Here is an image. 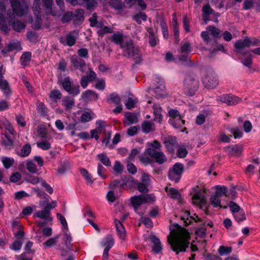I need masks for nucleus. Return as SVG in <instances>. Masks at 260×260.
<instances>
[{"label":"nucleus","instance_id":"obj_56","mask_svg":"<svg viewBox=\"0 0 260 260\" xmlns=\"http://www.w3.org/2000/svg\"><path fill=\"white\" fill-rule=\"evenodd\" d=\"M164 86L162 84H160L159 87L156 88L153 92L155 93L157 98L161 97L165 95V91L164 90Z\"/></svg>","mask_w":260,"mask_h":260},{"label":"nucleus","instance_id":"obj_21","mask_svg":"<svg viewBox=\"0 0 260 260\" xmlns=\"http://www.w3.org/2000/svg\"><path fill=\"white\" fill-rule=\"evenodd\" d=\"M71 61L75 68L79 69L82 72H84L83 68L86 64L84 60L78 57L76 55H74L71 57Z\"/></svg>","mask_w":260,"mask_h":260},{"label":"nucleus","instance_id":"obj_15","mask_svg":"<svg viewBox=\"0 0 260 260\" xmlns=\"http://www.w3.org/2000/svg\"><path fill=\"white\" fill-rule=\"evenodd\" d=\"M192 202L194 205H197L201 208L206 204V200L205 196L198 187L194 189V194L192 197Z\"/></svg>","mask_w":260,"mask_h":260},{"label":"nucleus","instance_id":"obj_45","mask_svg":"<svg viewBox=\"0 0 260 260\" xmlns=\"http://www.w3.org/2000/svg\"><path fill=\"white\" fill-rule=\"evenodd\" d=\"M138 100L135 96L129 97L125 102V105L128 109L133 108L137 103Z\"/></svg>","mask_w":260,"mask_h":260},{"label":"nucleus","instance_id":"obj_33","mask_svg":"<svg viewBox=\"0 0 260 260\" xmlns=\"http://www.w3.org/2000/svg\"><path fill=\"white\" fill-rule=\"evenodd\" d=\"M169 123L172 125L175 128H181L184 124L185 121L182 118H178V119H170L169 120Z\"/></svg>","mask_w":260,"mask_h":260},{"label":"nucleus","instance_id":"obj_41","mask_svg":"<svg viewBox=\"0 0 260 260\" xmlns=\"http://www.w3.org/2000/svg\"><path fill=\"white\" fill-rule=\"evenodd\" d=\"M81 174L85 179L87 184H91L93 182V180L91 175L85 169L82 168L80 170Z\"/></svg>","mask_w":260,"mask_h":260},{"label":"nucleus","instance_id":"obj_18","mask_svg":"<svg viewBox=\"0 0 260 260\" xmlns=\"http://www.w3.org/2000/svg\"><path fill=\"white\" fill-rule=\"evenodd\" d=\"M95 77L96 74L95 72L91 68L89 69L88 71L86 73V75L83 76L81 78L80 81L81 86L83 88H86L88 83L93 81L95 79Z\"/></svg>","mask_w":260,"mask_h":260},{"label":"nucleus","instance_id":"obj_20","mask_svg":"<svg viewBox=\"0 0 260 260\" xmlns=\"http://www.w3.org/2000/svg\"><path fill=\"white\" fill-rule=\"evenodd\" d=\"M225 150L230 155L239 156L243 151V147L241 145H233L225 147Z\"/></svg>","mask_w":260,"mask_h":260},{"label":"nucleus","instance_id":"obj_27","mask_svg":"<svg viewBox=\"0 0 260 260\" xmlns=\"http://www.w3.org/2000/svg\"><path fill=\"white\" fill-rule=\"evenodd\" d=\"M95 117L96 116L92 111H85L82 113L80 120L81 122L85 123L90 121Z\"/></svg>","mask_w":260,"mask_h":260},{"label":"nucleus","instance_id":"obj_34","mask_svg":"<svg viewBox=\"0 0 260 260\" xmlns=\"http://www.w3.org/2000/svg\"><path fill=\"white\" fill-rule=\"evenodd\" d=\"M125 117L126 118L125 123L127 125L133 124L137 121V115L135 113L127 112L125 114Z\"/></svg>","mask_w":260,"mask_h":260},{"label":"nucleus","instance_id":"obj_39","mask_svg":"<svg viewBox=\"0 0 260 260\" xmlns=\"http://www.w3.org/2000/svg\"><path fill=\"white\" fill-rule=\"evenodd\" d=\"M213 10L210 7L209 5H206L204 6L203 8V19L207 23V21L209 20V16L212 13Z\"/></svg>","mask_w":260,"mask_h":260},{"label":"nucleus","instance_id":"obj_22","mask_svg":"<svg viewBox=\"0 0 260 260\" xmlns=\"http://www.w3.org/2000/svg\"><path fill=\"white\" fill-rule=\"evenodd\" d=\"M48 207H45L44 209L42 210L38 211L36 212L34 216L37 217L41 219H44L48 221L52 220V217L50 215V211L48 210Z\"/></svg>","mask_w":260,"mask_h":260},{"label":"nucleus","instance_id":"obj_42","mask_svg":"<svg viewBox=\"0 0 260 260\" xmlns=\"http://www.w3.org/2000/svg\"><path fill=\"white\" fill-rule=\"evenodd\" d=\"M8 49L9 51L14 50H21L22 49L20 43L17 41H13L11 42L8 46Z\"/></svg>","mask_w":260,"mask_h":260},{"label":"nucleus","instance_id":"obj_6","mask_svg":"<svg viewBox=\"0 0 260 260\" xmlns=\"http://www.w3.org/2000/svg\"><path fill=\"white\" fill-rule=\"evenodd\" d=\"M202 81L204 85L208 88H215L218 84L217 77L212 70L202 71Z\"/></svg>","mask_w":260,"mask_h":260},{"label":"nucleus","instance_id":"obj_9","mask_svg":"<svg viewBox=\"0 0 260 260\" xmlns=\"http://www.w3.org/2000/svg\"><path fill=\"white\" fill-rule=\"evenodd\" d=\"M57 218L60 221L62 225V230L63 232V242L64 244L68 247V248H70V242L72 241V237L68 231L67 222L64 217L59 213L57 214Z\"/></svg>","mask_w":260,"mask_h":260},{"label":"nucleus","instance_id":"obj_40","mask_svg":"<svg viewBox=\"0 0 260 260\" xmlns=\"http://www.w3.org/2000/svg\"><path fill=\"white\" fill-rule=\"evenodd\" d=\"M232 247L225 246L223 245L220 246L218 249V253L220 256H224L229 254L232 252Z\"/></svg>","mask_w":260,"mask_h":260},{"label":"nucleus","instance_id":"obj_57","mask_svg":"<svg viewBox=\"0 0 260 260\" xmlns=\"http://www.w3.org/2000/svg\"><path fill=\"white\" fill-rule=\"evenodd\" d=\"M67 248L68 249L67 250L64 251L63 249L61 250V255L62 256H67V258H65L64 260H74L75 258L74 256L72 254H68V253L69 251H71L72 250L71 249V244L70 243V248H68V247L66 245Z\"/></svg>","mask_w":260,"mask_h":260},{"label":"nucleus","instance_id":"obj_19","mask_svg":"<svg viewBox=\"0 0 260 260\" xmlns=\"http://www.w3.org/2000/svg\"><path fill=\"white\" fill-rule=\"evenodd\" d=\"M180 217L186 225L190 224L192 220H194L196 222L200 220V218L198 215L194 214L193 216H190V213L188 211H182L180 214Z\"/></svg>","mask_w":260,"mask_h":260},{"label":"nucleus","instance_id":"obj_1","mask_svg":"<svg viewBox=\"0 0 260 260\" xmlns=\"http://www.w3.org/2000/svg\"><path fill=\"white\" fill-rule=\"evenodd\" d=\"M170 234L168 237V241L172 249L178 254L183 252L189 244L190 236L188 231L184 228L176 225L170 228Z\"/></svg>","mask_w":260,"mask_h":260},{"label":"nucleus","instance_id":"obj_51","mask_svg":"<svg viewBox=\"0 0 260 260\" xmlns=\"http://www.w3.org/2000/svg\"><path fill=\"white\" fill-rule=\"evenodd\" d=\"M63 105L67 109H71L74 106V100L69 97L64 98L62 100Z\"/></svg>","mask_w":260,"mask_h":260},{"label":"nucleus","instance_id":"obj_38","mask_svg":"<svg viewBox=\"0 0 260 260\" xmlns=\"http://www.w3.org/2000/svg\"><path fill=\"white\" fill-rule=\"evenodd\" d=\"M31 57V53L30 52H26L22 54L20 60L21 64L23 66H26L30 62Z\"/></svg>","mask_w":260,"mask_h":260},{"label":"nucleus","instance_id":"obj_30","mask_svg":"<svg viewBox=\"0 0 260 260\" xmlns=\"http://www.w3.org/2000/svg\"><path fill=\"white\" fill-rule=\"evenodd\" d=\"M153 114L154 115V120L158 121V122H160L162 119L161 108L159 105L155 104L153 106Z\"/></svg>","mask_w":260,"mask_h":260},{"label":"nucleus","instance_id":"obj_10","mask_svg":"<svg viewBox=\"0 0 260 260\" xmlns=\"http://www.w3.org/2000/svg\"><path fill=\"white\" fill-rule=\"evenodd\" d=\"M256 43L257 41L255 39H250L246 38L244 40H239L235 43V51L237 53L242 54L245 49L252 46H255Z\"/></svg>","mask_w":260,"mask_h":260},{"label":"nucleus","instance_id":"obj_52","mask_svg":"<svg viewBox=\"0 0 260 260\" xmlns=\"http://www.w3.org/2000/svg\"><path fill=\"white\" fill-rule=\"evenodd\" d=\"M37 145L39 148L45 150L49 149L51 147L50 142L47 140H42L38 142Z\"/></svg>","mask_w":260,"mask_h":260},{"label":"nucleus","instance_id":"obj_54","mask_svg":"<svg viewBox=\"0 0 260 260\" xmlns=\"http://www.w3.org/2000/svg\"><path fill=\"white\" fill-rule=\"evenodd\" d=\"M59 238V236H56L55 237L49 239L47 241L43 243L45 247H50L54 245L57 242Z\"/></svg>","mask_w":260,"mask_h":260},{"label":"nucleus","instance_id":"obj_8","mask_svg":"<svg viewBox=\"0 0 260 260\" xmlns=\"http://www.w3.org/2000/svg\"><path fill=\"white\" fill-rule=\"evenodd\" d=\"M11 6L14 13L18 16L25 15L28 7L24 0H11Z\"/></svg>","mask_w":260,"mask_h":260},{"label":"nucleus","instance_id":"obj_25","mask_svg":"<svg viewBox=\"0 0 260 260\" xmlns=\"http://www.w3.org/2000/svg\"><path fill=\"white\" fill-rule=\"evenodd\" d=\"M114 223L119 238L124 240L126 236V231L123 224L120 221L117 219L115 220Z\"/></svg>","mask_w":260,"mask_h":260},{"label":"nucleus","instance_id":"obj_50","mask_svg":"<svg viewBox=\"0 0 260 260\" xmlns=\"http://www.w3.org/2000/svg\"><path fill=\"white\" fill-rule=\"evenodd\" d=\"M31 150V146L29 144H25L23 146L21 150L20 155L22 157H26L29 155Z\"/></svg>","mask_w":260,"mask_h":260},{"label":"nucleus","instance_id":"obj_36","mask_svg":"<svg viewBox=\"0 0 260 260\" xmlns=\"http://www.w3.org/2000/svg\"><path fill=\"white\" fill-rule=\"evenodd\" d=\"M25 166L27 170L31 173L36 174L38 172L36 165L32 160H28L26 161Z\"/></svg>","mask_w":260,"mask_h":260},{"label":"nucleus","instance_id":"obj_55","mask_svg":"<svg viewBox=\"0 0 260 260\" xmlns=\"http://www.w3.org/2000/svg\"><path fill=\"white\" fill-rule=\"evenodd\" d=\"M142 127L143 131L145 133H148L153 129L152 124L148 121L143 122Z\"/></svg>","mask_w":260,"mask_h":260},{"label":"nucleus","instance_id":"obj_4","mask_svg":"<svg viewBox=\"0 0 260 260\" xmlns=\"http://www.w3.org/2000/svg\"><path fill=\"white\" fill-rule=\"evenodd\" d=\"M146 146L147 148L145 150V153L153 158L157 163L162 164L167 160L164 153L162 151L157 150L160 147V144L158 141H154L152 143H148Z\"/></svg>","mask_w":260,"mask_h":260},{"label":"nucleus","instance_id":"obj_62","mask_svg":"<svg viewBox=\"0 0 260 260\" xmlns=\"http://www.w3.org/2000/svg\"><path fill=\"white\" fill-rule=\"evenodd\" d=\"M41 180H43V179L41 178H40L38 177L32 176L28 177L26 178V181L27 182L31 183L34 185L37 184L39 183H41Z\"/></svg>","mask_w":260,"mask_h":260},{"label":"nucleus","instance_id":"obj_53","mask_svg":"<svg viewBox=\"0 0 260 260\" xmlns=\"http://www.w3.org/2000/svg\"><path fill=\"white\" fill-rule=\"evenodd\" d=\"M236 220L238 222H240L242 220H245L246 218L245 213L243 210H241L233 214Z\"/></svg>","mask_w":260,"mask_h":260},{"label":"nucleus","instance_id":"obj_31","mask_svg":"<svg viewBox=\"0 0 260 260\" xmlns=\"http://www.w3.org/2000/svg\"><path fill=\"white\" fill-rule=\"evenodd\" d=\"M102 243L105 247V249L110 250L114 244V240L111 235H108L103 239Z\"/></svg>","mask_w":260,"mask_h":260},{"label":"nucleus","instance_id":"obj_2","mask_svg":"<svg viewBox=\"0 0 260 260\" xmlns=\"http://www.w3.org/2000/svg\"><path fill=\"white\" fill-rule=\"evenodd\" d=\"M112 40L115 44L120 45V48L123 49L124 56L132 57L136 63H139L141 61V55L138 48L134 46L132 40L129 39L123 41V36L119 32L112 35Z\"/></svg>","mask_w":260,"mask_h":260},{"label":"nucleus","instance_id":"obj_37","mask_svg":"<svg viewBox=\"0 0 260 260\" xmlns=\"http://www.w3.org/2000/svg\"><path fill=\"white\" fill-rule=\"evenodd\" d=\"M43 3V6L45 7V12L48 14H52V15H55V14L53 13L52 9V5L53 1L52 0H42Z\"/></svg>","mask_w":260,"mask_h":260},{"label":"nucleus","instance_id":"obj_23","mask_svg":"<svg viewBox=\"0 0 260 260\" xmlns=\"http://www.w3.org/2000/svg\"><path fill=\"white\" fill-rule=\"evenodd\" d=\"M164 143L166 147L170 152H173L177 145L176 138L172 136L167 137Z\"/></svg>","mask_w":260,"mask_h":260},{"label":"nucleus","instance_id":"obj_24","mask_svg":"<svg viewBox=\"0 0 260 260\" xmlns=\"http://www.w3.org/2000/svg\"><path fill=\"white\" fill-rule=\"evenodd\" d=\"M150 241L153 244L152 250L155 253L160 252L162 249L159 239L154 235H151L149 237Z\"/></svg>","mask_w":260,"mask_h":260},{"label":"nucleus","instance_id":"obj_13","mask_svg":"<svg viewBox=\"0 0 260 260\" xmlns=\"http://www.w3.org/2000/svg\"><path fill=\"white\" fill-rule=\"evenodd\" d=\"M134 179L133 177L128 176L125 177L121 180H115L110 185L111 188H113L116 186H119L122 188L126 189L127 187L131 186L133 185Z\"/></svg>","mask_w":260,"mask_h":260},{"label":"nucleus","instance_id":"obj_43","mask_svg":"<svg viewBox=\"0 0 260 260\" xmlns=\"http://www.w3.org/2000/svg\"><path fill=\"white\" fill-rule=\"evenodd\" d=\"M97 157L101 163L105 166L109 167L111 166V161L106 154L101 153L98 154Z\"/></svg>","mask_w":260,"mask_h":260},{"label":"nucleus","instance_id":"obj_46","mask_svg":"<svg viewBox=\"0 0 260 260\" xmlns=\"http://www.w3.org/2000/svg\"><path fill=\"white\" fill-rule=\"evenodd\" d=\"M90 25L92 27H101L103 24L101 22L97 21V15L96 13H93L92 17L89 19Z\"/></svg>","mask_w":260,"mask_h":260},{"label":"nucleus","instance_id":"obj_63","mask_svg":"<svg viewBox=\"0 0 260 260\" xmlns=\"http://www.w3.org/2000/svg\"><path fill=\"white\" fill-rule=\"evenodd\" d=\"M38 133L39 136L42 138H47V132L45 127L39 125L38 128Z\"/></svg>","mask_w":260,"mask_h":260},{"label":"nucleus","instance_id":"obj_60","mask_svg":"<svg viewBox=\"0 0 260 260\" xmlns=\"http://www.w3.org/2000/svg\"><path fill=\"white\" fill-rule=\"evenodd\" d=\"M134 19L138 23L141 24L142 21L146 20L147 16L143 13H139L134 16Z\"/></svg>","mask_w":260,"mask_h":260},{"label":"nucleus","instance_id":"obj_47","mask_svg":"<svg viewBox=\"0 0 260 260\" xmlns=\"http://www.w3.org/2000/svg\"><path fill=\"white\" fill-rule=\"evenodd\" d=\"M61 94L58 90H53L51 91L49 97L53 102H57L61 99Z\"/></svg>","mask_w":260,"mask_h":260},{"label":"nucleus","instance_id":"obj_59","mask_svg":"<svg viewBox=\"0 0 260 260\" xmlns=\"http://www.w3.org/2000/svg\"><path fill=\"white\" fill-rule=\"evenodd\" d=\"M168 114L170 117V119H176L181 117L178 110L174 109L169 110Z\"/></svg>","mask_w":260,"mask_h":260},{"label":"nucleus","instance_id":"obj_26","mask_svg":"<svg viewBox=\"0 0 260 260\" xmlns=\"http://www.w3.org/2000/svg\"><path fill=\"white\" fill-rule=\"evenodd\" d=\"M82 98L85 100L96 101L98 99V95L92 90H87L82 93Z\"/></svg>","mask_w":260,"mask_h":260},{"label":"nucleus","instance_id":"obj_3","mask_svg":"<svg viewBox=\"0 0 260 260\" xmlns=\"http://www.w3.org/2000/svg\"><path fill=\"white\" fill-rule=\"evenodd\" d=\"M5 1L2 0L0 2V28L1 30L6 32L8 30V22L11 24L13 29L17 31H20L25 28V25L19 21H16L12 22L15 18L14 14H11L10 12L7 14V17L4 16V13L6 11Z\"/></svg>","mask_w":260,"mask_h":260},{"label":"nucleus","instance_id":"obj_7","mask_svg":"<svg viewBox=\"0 0 260 260\" xmlns=\"http://www.w3.org/2000/svg\"><path fill=\"white\" fill-rule=\"evenodd\" d=\"M154 201V197L150 194L135 196L131 198V203L136 212L141 214L138 210L139 207L145 203H150Z\"/></svg>","mask_w":260,"mask_h":260},{"label":"nucleus","instance_id":"obj_14","mask_svg":"<svg viewBox=\"0 0 260 260\" xmlns=\"http://www.w3.org/2000/svg\"><path fill=\"white\" fill-rule=\"evenodd\" d=\"M209 33L215 38H219L221 36V32L219 29L214 26H209L207 27L206 31H202L201 33L202 38L207 43L210 40Z\"/></svg>","mask_w":260,"mask_h":260},{"label":"nucleus","instance_id":"obj_35","mask_svg":"<svg viewBox=\"0 0 260 260\" xmlns=\"http://www.w3.org/2000/svg\"><path fill=\"white\" fill-rule=\"evenodd\" d=\"M84 11L82 9H78L75 11L74 15V21L76 24L81 22L84 19Z\"/></svg>","mask_w":260,"mask_h":260},{"label":"nucleus","instance_id":"obj_17","mask_svg":"<svg viewBox=\"0 0 260 260\" xmlns=\"http://www.w3.org/2000/svg\"><path fill=\"white\" fill-rule=\"evenodd\" d=\"M78 37V32L74 31L68 34L66 37L60 38V42L64 45L73 46Z\"/></svg>","mask_w":260,"mask_h":260},{"label":"nucleus","instance_id":"obj_32","mask_svg":"<svg viewBox=\"0 0 260 260\" xmlns=\"http://www.w3.org/2000/svg\"><path fill=\"white\" fill-rule=\"evenodd\" d=\"M125 4L128 7H131L134 5L138 4L142 10L145 9L146 7L143 0H125Z\"/></svg>","mask_w":260,"mask_h":260},{"label":"nucleus","instance_id":"obj_12","mask_svg":"<svg viewBox=\"0 0 260 260\" xmlns=\"http://www.w3.org/2000/svg\"><path fill=\"white\" fill-rule=\"evenodd\" d=\"M183 171V166L180 164H176L174 165L172 169L169 172V179L172 181L177 182L181 178Z\"/></svg>","mask_w":260,"mask_h":260},{"label":"nucleus","instance_id":"obj_61","mask_svg":"<svg viewBox=\"0 0 260 260\" xmlns=\"http://www.w3.org/2000/svg\"><path fill=\"white\" fill-rule=\"evenodd\" d=\"M113 170L117 174H121L123 170V167L119 161H116L113 166Z\"/></svg>","mask_w":260,"mask_h":260},{"label":"nucleus","instance_id":"obj_49","mask_svg":"<svg viewBox=\"0 0 260 260\" xmlns=\"http://www.w3.org/2000/svg\"><path fill=\"white\" fill-rule=\"evenodd\" d=\"M2 161L6 169L10 168L14 162V159L12 157H2Z\"/></svg>","mask_w":260,"mask_h":260},{"label":"nucleus","instance_id":"obj_11","mask_svg":"<svg viewBox=\"0 0 260 260\" xmlns=\"http://www.w3.org/2000/svg\"><path fill=\"white\" fill-rule=\"evenodd\" d=\"M59 81L61 83L63 89L69 93L74 95H76L79 93V86L78 85H72L69 77H66L62 80H59Z\"/></svg>","mask_w":260,"mask_h":260},{"label":"nucleus","instance_id":"obj_5","mask_svg":"<svg viewBox=\"0 0 260 260\" xmlns=\"http://www.w3.org/2000/svg\"><path fill=\"white\" fill-rule=\"evenodd\" d=\"M42 3L40 0H34L32 5V11L34 14V19L32 18L28 20V22L32 23V27L35 29H39L41 27L42 24Z\"/></svg>","mask_w":260,"mask_h":260},{"label":"nucleus","instance_id":"obj_58","mask_svg":"<svg viewBox=\"0 0 260 260\" xmlns=\"http://www.w3.org/2000/svg\"><path fill=\"white\" fill-rule=\"evenodd\" d=\"M231 136H228L223 132H220L218 135V140L221 142L229 143L231 140Z\"/></svg>","mask_w":260,"mask_h":260},{"label":"nucleus","instance_id":"obj_48","mask_svg":"<svg viewBox=\"0 0 260 260\" xmlns=\"http://www.w3.org/2000/svg\"><path fill=\"white\" fill-rule=\"evenodd\" d=\"M215 188L216 192L215 195L220 198L225 195L228 191L227 188L224 186H216Z\"/></svg>","mask_w":260,"mask_h":260},{"label":"nucleus","instance_id":"obj_64","mask_svg":"<svg viewBox=\"0 0 260 260\" xmlns=\"http://www.w3.org/2000/svg\"><path fill=\"white\" fill-rule=\"evenodd\" d=\"M110 4L116 10H120L123 6L122 3L119 0H112Z\"/></svg>","mask_w":260,"mask_h":260},{"label":"nucleus","instance_id":"obj_29","mask_svg":"<svg viewBox=\"0 0 260 260\" xmlns=\"http://www.w3.org/2000/svg\"><path fill=\"white\" fill-rule=\"evenodd\" d=\"M166 191L168 196L171 198L180 201L181 199V195L179 192L176 189L172 187H166Z\"/></svg>","mask_w":260,"mask_h":260},{"label":"nucleus","instance_id":"obj_44","mask_svg":"<svg viewBox=\"0 0 260 260\" xmlns=\"http://www.w3.org/2000/svg\"><path fill=\"white\" fill-rule=\"evenodd\" d=\"M210 204L215 208H222V206L220 204V197L214 194L212 196L210 199Z\"/></svg>","mask_w":260,"mask_h":260},{"label":"nucleus","instance_id":"obj_16","mask_svg":"<svg viewBox=\"0 0 260 260\" xmlns=\"http://www.w3.org/2000/svg\"><path fill=\"white\" fill-rule=\"evenodd\" d=\"M218 101L225 103L228 105H235L240 102L241 99L233 94H223L217 98Z\"/></svg>","mask_w":260,"mask_h":260},{"label":"nucleus","instance_id":"obj_28","mask_svg":"<svg viewBox=\"0 0 260 260\" xmlns=\"http://www.w3.org/2000/svg\"><path fill=\"white\" fill-rule=\"evenodd\" d=\"M0 89L2 90L4 94L8 95L10 93V89L7 81L4 79L2 75L0 74Z\"/></svg>","mask_w":260,"mask_h":260}]
</instances>
